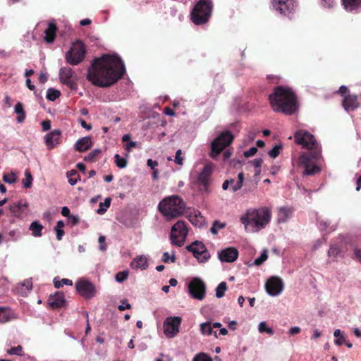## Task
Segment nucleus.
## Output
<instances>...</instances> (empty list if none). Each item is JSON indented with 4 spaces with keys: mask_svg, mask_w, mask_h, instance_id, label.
Returning a JSON list of instances; mask_svg holds the SVG:
<instances>
[{
    "mask_svg": "<svg viewBox=\"0 0 361 361\" xmlns=\"http://www.w3.org/2000/svg\"><path fill=\"white\" fill-rule=\"evenodd\" d=\"M128 271L126 270L118 272L115 276V280L118 283H122L128 279Z\"/></svg>",
    "mask_w": 361,
    "mask_h": 361,
    "instance_id": "obj_50",
    "label": "nucleus"
},
{
    "mask_svg": "<svg viewBox=\"0 0 361 361\" xmlns=\"http://www.w3.org/2000/svg\"><path fill=\"white\" fill-rule=\"evenodd\" d=\"M15 113L18 114L16 121L18 123H23L25 119V113L23 109V106L20 102H18L15 106Z\"/></svg>",
    "mask_w": 361,
    "mask_h": 361,
    "instance_id": "obj_32",
    "label": "nucleus"
},
{
    "mask_svg": "<svg viewBox=\"0 0 361 361\" xmlns=\"http://www.w3.org/2000/svg\"><path fill=\"white\" fill-rule=\"evenodd\" d=\"M32 283L30 279L25 280L22 283H20L18 287V292L24 295H27V293L32 289Z\"/></svg>",
    "mask_w": 361,
    "mask_h": 361,
    "instance_id": "obj_34",
    "label": "nucleus"
},
{
    "mask_svg": "<svg viewBox=\"0 0 361 361\" xmlns=\"http://www.w3.org/2000/svg\"><path fill=\"white\" fill-rule=\"evenodd\" d=\"M188 231L185 221H177L171 230L170 239L171 243L178 247L183 245L188 235Z\"/></svg>",
    "mask_w": 361,
    "mask_h": 361,
    "instance_id": "obj_9",
    "label": "nucleus"
},
{
    "mask_svg": "<svg viewBox=\"0 0 361 361\" xmlns=\"http://www.w3.org/2000/svg\"><path fill=\"white\" fill-rule=\"evenodd\" d=\"M101 153L100 149H95L90 152L87 156L84 157V160L86 161L93 162L95 161L96 157Z\"/></svg>",
    "mask_w": 361,
    "mask_h": 361,
    "instance_id": "obj_43",
    "label": "nucleus"
},
{
    "mask_svg": "<svg viewBox=\"0 0 361 361\" xmlns=\"http://www.w3.org/2000/svg\"><path fill=\"white\" fill-rule=\"evenodd\" d=\"M174 161L178 165H180V166L183 165V157L182 156V150L181 149H178L176 151Z\"/></svg>",
    "mask_w": 361,
    "mask_h": 361,
    "instance_id": "obj_54",
    "label": "nucleus"
},
{
    "mask_svg": "<svg viewBox=\"0 0 361 361\" xmlns=\"http://www.w3.org/2000/svg\"><path fill=\"white\" fill-rule=\"evenodd\" d=\"M111 204V198L107 197L104 200L103 202L99 203V207L98 209L97 210V214H104L107 209L110 207Z\"/></svg>",
    "mask_w": 361,
    "mask_h": 361,
    "instance_id": "obj_39",
    "label": "nucleus"
},
{
    "mask_svg": "<svg viewBox=\"0 0 361 361\" xmlns=\"http://www.w3.org/2000/svg\"><path fill=\"white\" fill-rule=\"evenodd\" d=\"M54 286L56 288H59L63 286H72L73 281L68 279H62L59 280L57 278L54 279Z\"/></svg>",
    "mask_w": 361,
    "mask_h": 361,
    "instance_id": "obj_41",
    "label": "nucleus"
},
{
    "mask_svg": "<svg viewBox=\"0 0 361 361\" xmlns=\"http://www.w3.org/2000/svg\"><path fill=\"white\" fill-rule=\"evenodd\" d=\"M158 208L164 216L168 220H171L183 214L185 204L180 197L172 195L161 201Z\"/></svg>",
    "mask_w": 361,
    "mask_h": 361,
    "instance_id": "obj_5",
    "label": "nucleus"
},
{
    "mask_svg": "<svg viewBox=\"0 0 361 361\" xmlns=\"http://www.w3.org/2000/svg\"><path fill=\"white\" fill-rule=\"evenodd\" d=\"M281 149H282V145L277 144V145H274V147L269 152L268 154L271 157L275 159L279 156Z\"/></svg>",
    "mask_w": 361,
    "mask_h": 361,
    "instance_id": "obj_49",
    "label": "nucleus"
},
{
    "mask_svg": "<svg viewBox=\"0 0 361 361\" xmlns=\"http://www.w3.org/2000/svg\"><path fill=\"white\" fill-rule=\"evenodd\" d=\"M218 257L222 262H233L238 259V251L234 247H229L219 251Z\"/></svg>",
    "mask_w": 361,
    "mask_h": 361,
    "instance_id": "obj_18",
    "label": "nucleus"
},
{
    "mask_svg": "<svg viewBox=\"0 0 361 361\" xmlns=\"http://www.w3.org/2000/svg\"><path fill=\"white\" fill-rule=\"evenodd\" d=\"M130 266L134 269L145 270L148 267V258L145 255H140L132 261Z\"/></svg>",
    "mask_w": 361,
    "mask_h": 361,
    "instance_id": "obj_24",
    "label": "nucleus"
},
{
    "mask_svg": "<svg viewBox=\"0 0 361 361\" xmlns=\"http://www.w3.org/2000/svg\"><path fill=\"white\" fill-rule=\"evenodd\" d=\"M18 318V315L11 309L0 307V324H4Z\"/></svg>",
    "mask_w": 361,
    "mask_h": 361,
    "instance_id": "obj_22",
    "label": "nucleus"
},
{
    "mask_svg": "<svg viewBox=\"0 0 361 361\" xmlns=\"http://www.w3.org/2000/svg\"><path fill=\"white\" fill-rule=\"evenodd\" d=\"M257 152V148L255 147H252L250 149H249L248 150L244 152V156L247 158L250 157L254 156Z\"/></svg>",
    "mask_w": 361,
    "mask_h": 361,
    "instance_id": "obj_56",
    "label": "nucleus"
},
{
    "mask_svg": "<svg viewBox=\"0 0 361 361\" xmlns=\"http://www.w3.org/2000/svg\"><path fill=\"white\" fill-rule=\"evenodd\" d=\"M75 288L78 293L85 298H92L96 293V289L92 283L85 279L77 281Z\"/></svg>",
    "mask_w": 361,
    "mask_h": 361,
    "instance_id": "obj_14",
    "label": "nucleus"
},
{
    "mask_svg": "<svg viewBox=\"0 0 361 361\" xmlns=\"http://www.w3.org/2000/svg\"><path fill=\"white\" fill-rule=\"evenodd\" d=\"M343 8L348 12L357 11L361 8V0H341Z\"/></svg>",
    "mask_w": 361,
    "mask_h": 361,
    "instance_id": "obj_26",
    "label": "nucleus"
},
{
    "mask_svg": "<svg viewBox=\"0 0 361 361\" xmlns=\"http://www.w3.org/2000/svg\"><path fill=\"white\" fill-rule=\"evenodd\" d=\"M214 165L212 163L207 164L197 176V183L199 190L202 192H207L208 186L211 181V176L213 172Z\"/></svg>",
    "mask_w": 361,
    "mask_h": 361,
    "instance_id": "obj_12",
    "label": "nucleus"
},
{
    "mask_svg": "<svg viewBox=\"0 0 361 361\" xmlns=\"http://www.w3.org/2000/svg\"><path fill=\"white\" fill-rule=\"evenodd\" d=\"M338 252H339V250L337 247L331 246L329 250V252H328L329 257H335L338 255Z\"/></svg>",
    "mask_w": 361,
    "mask_h": 361,
    "instance_id": "obj_57",
    "label": "nucleus"
},
{
    "mask_svg": "<svg viewBox=\"0 0 361 361\" xmlns=\"http://www.w3.org/2000/svg\"><path fill=\"white\" fill-rule=\"evenodd\" d=\"M265 288L269 295L277 296L283 290V283L279 277L271 276L267 281Z\"/></svg>",
    "mask_w": 361,
    "mask_h": 361,
    "instance_id": "obj_15",
    "label": "nucleus"
},
{
    "mask_svg": "<svg viewBox=\"0 0 361 361\" xmlns=\"http://www.w3.org/2000/svg\"><path fill=\"white\" fill-rule=\"evenodd\" d=\"M33 178L28 170L25 171V178L22 180V185L24 188H30L32 185Z\"/></svg>",
    "mask_w": 361,
    "mask_h": 361,
    "instance_id": "obj_37",
    "label": "nucleus"
},
{
    "mask_svg": "<svg viewBox=\"0 0 361 361\" xmlns=\"http://www.w3.org/2000/svg\"><path fill=\"white\" fill-rule=\"evenodd\" d=\"M39 26H47V28L44 30L45 36L44 37V39L47 43H53L54 42L57 30L56 23L54 21L48 23L41 22L37 25V27Z\"/></svg>",
    "mask_w": 361,
    "mask_h": 361,
    "instance_id": "obj_19",
    "label": "nucleus"
},
{
    "mask_svg": "<svg viewBox=\"0 0 361 361\" xmlns=\"http://www.w3.org/2000/svg\"><path fill=\"white\" fill-rule=\"evenodd\" d=\"M41 124L44 131H47L51 128V121L49 120L43 121Z\"/></svg>",
    "mask_w": 361,
    "mask_h": 361,
    "instance_id": "obj_62",
    "label": "nucleus"
},
{
    "mask_svg": "<svg viewBox=\"0 0 361 361\" xmlns=\"http://www.w3.org/2000/svg\"><path fill=\"white\" fill-rule=\"evenodd\" d=\"M115 163L117 167L124 169L127 166V159L125 157H121L118 154L114 155Z\"/></svg>",
    "mask_w": 361,
    "mask_h": 361,
    "instance_id": "obj_42",
    "label": "nucleus"
},
{
    "mask_svg": "<svg viewBox=\"0 0 361 361\" xmlns=\"http://www.w3.org/2000/svg\"><path fill=\"white\" fill-rule=\"evenodd\" d=\"M301 331V329L299 326H292L289 329L288 331V334L290 336H294L300 334Z\"/></svg>",
    "mask_w": 361,
    "mask_h": 361,
    "instance_id": "obj_58",
    "label": "nucleus"
},
{
    "mask_svg": "<svg viewBox=\"0 0 361 361\" xmlns=\"http://www.w3.org/2000/svg\"><path fill=\"white\" fill-rule=\"evenodd\" d=\"M187 250L192 253L199 262H205L210 257L209 251L202 242L195 241L192 243L187 247Z\"/></svg>",
    "mask_w": 361,
    "mask_h": 361,
    "instance_id": "obj_13",
    "label": "nucleus"
},
{
    "mask_svg": "<svg viewBox=\"0 0 361 361\" xmlns=\"http://www.w3.org/2000/svg\"><path fill=\"white\" fill-rule=\"evenodd\" d=\"M99 245V250L101 251H105L106 250V245L105 244V237L103 235H100L98 239Z\"/></svg>",
    "mask_w": 361,
    "mask_h": 361,
    "instance_id": "obj_59",
    "label": "nucleus"
},
{
    "mask_svg": "<svg viewBox=\"0 0 361 361\" xmlns=\"http://www.w3.org/2000/svg\"><path fill=\"white\" fill-rule=\"evenodd\" d=\"M273 8L284 16H289L295 8V0H272Z\"/></svg>",
    "mask_w": 361,
    "mask_h": 361,
    "instance_id": "obj_16",
    "label": "nucleus"
},
{
    "mask_svg": "<svg viewBox=\"0 0 361 361\" xmlns=\"http://www.w3.org/2000/svg\"><path fill=\"white\" fill-rule=\"evenodd\" d=\"M295 142L308 149H314L307 154H302L299 158V164L304 167L303 174L312 176L320 171V167L314 164L312 159L319 157L320 149L314 137L306 130H300L295 134Z\"/></svg>",
    "mask_w": 361,
    "mask_h": 361,
    "instance_id": "obj_2",
    "label": "nucleus"
},
{
    "mask_svg": "<svg viewBox=\"0 0 361 361\" xmlns=\"http://www.w3.org/2000/svg\"><path fill=\"white\" fill-rule=\"evenodd\" d=\"M271 212L267 207H251L245 210L240 220L247 233H257L271 221Z\"/></svg>",
    "mask_w": 361,
    "mask_h": 361,
    "instance_id": "obj_3",
    "label": "nucleus"
},
{
    "mask_svg": "<svg viewBox=\"0 0 361 361\" xmlns=\"http://www.w3.org/2000/svg\"><path fill=\"white\" fill-rule=\"evenodd\" d=\"M137 145V142L135 141H129L127 142V144L125 145V150L126 152V156H128L129 153L130 152L131 149L133 147H136Z\"/></svg>",
    "mask_w": 361,
    "mask_h": 361,
    "instance_id": "obj_53",
    "label": "nucleus"
},
{
    "mask_svg": "<svg viewBox=\"0 0 361 361\" xmlns=\"http://www.w3.org/2000/svg\"><path fill=\"white\" fill-rule=\"evenodd\" d=\"M43 226L37 221L32 222L30 226V230L32 232V235L35 237L42 236V231Z\"/></svg>",
    "mask_w": 361,
    "mask_h": 361,
    "instance_id": "obj_33",
    "label": "nucleus"
},
{
    "mask_svg": "<svg viewBox=\"0 0 361 361\" xmlns=\"http://www.w3.org/2000/svg\"><path fill=\"white\" fill-rule=\"evenodd\" d=\"M125 66L116 54H104L94 59L87 68V80L93 85L108 87L125 73Z\"/></svg>",
    "mask_w": 361,
    "mask_h": 361,
    "instance_id": "obj_1",
    "label": "nucleus"
},
{
    "mask_svg": "<svg viewBox=\"0 0 361 361\" xmlns=\"http://www.w3.org/2000/svg\"><path fill=\"white\" fill-rule=\"evenodd\" d=\"M190 295L196 300H202L206 295V285L200 278H193L188 284Z\"/></svg>",
    "mask_w": 361,
    "mask_h": 361,
    "instance_id": "obj_11",
    "label": "nucleus"
},
{
    "mask_svg": "<svg viewBox=\"0 0 361 361\" xmlns=\"http://www.w3.org/2000/svg\"><path fill=\"white\" fill-rule=\"evenodd\" d=\"M147 164L152 170H156L155 168L158 166V162L157 161L149 159L147 161Z\"/></svg>",
    "mask_w": 361,
    "mask_h": 361,
    "instance_id": "obj_64",
    "label": "nucleus"
},
{
    "mask_svg": "<svg viewBox=\"0 0 361 361\" xmlns=\"http://www.w3.org/2000/svg\"><path fill=\"white\" fill-rule=\"evenodd\" d=\"M189 220L195 226L197 227H201L204 223V218L198 211H195L193 214H190L189 216Z\"/></svg>",
    "mask_w": 361,
    "mask_h": 361,
    "instance_id": "obj_28",
    "label": "nucleus"
},
{
    "mask_svg": "<svg viewBox=\"0 0 361 361\" xmlns=\"http://www.w3.org/2000/svg\"><path fill=\"white\" fill-rule=\"evenodd\" d=\"M257 329L260 334H267L269 336H273L274 334L273 328L269 326L265 321L259 322Z\"/></svg>",
    "mask_w": 361,
    "mask_h": 361,
    "instance_id": "obj_31",
    "label": "nucleus"
},
{
    "mask_svg": "<svg viewBox=\"0 0 361 361\" xmlns=\"http://www.w3.org/2000/svg\"><path fill=\"white\" fill-rule=\"evenodd\" d=\"M227 290L226 283L223 281L221 282L215 290V296L217 298H221L224 296L225 292Z\"/></svg>",
    "mask_w": 361,
    "mask_h": 361,
    "instance_id": "obj_38",
    "label": "nucleus"
},
{
    "mask_svg": "<svg viewBox=\"0 0 361 361\" xmlns=\"http://www.w3.org/2000/svg\"><path fill=\"white\" fill-rule=\"evenodd\" d=\"M85 47L82 42L78 40L71 44L70 49L66 53L65 59L68 63L76 66L85 59Z\"/></svg>",
    "mask_w": 361,
    "mask_h": 361,
    "instance_id": "obj_7",
    "label": "nucleus"
},
{
    "mask_svg": "<svg viewBox=\"0 0 361 361\" xmlns=\"http://www.w3.org/2000/svg\"><path fill=\"white\" fill-rule=\"evenodd\" d=\"M131 308L130 304H129L126 300H123L121 305L118 306V309L120 311H124L126 310H129Z\"/></svg>",
    "mask_w": 361,
    "mask_h": 361,
    "instance_id": "obj_60",
    "label": "nucleus"
},
{
    "mask_svg": "<svg viewBox=\"0 0 361 361\" xmlns=\"http://www.w3.org/2000/svg\"><path fill=\"white\" fill-rule=\"evenodd\" d=\"M192 361H212V359L204 353L196 355Z\"/></svg>",
    "mask_w": 361,
    "mask_h": 361,
    "instance_id": "obj_51",
    "label": "nucleus"
},
{
    "mask_svg": "<svg viewBox=\"0 0 361 361\" xmlns=\"http://www.w3.org/2000/svg\"><path fill=\"white\" fill-rule=\"evenodd\" d=\"M23 348L21 345H18L14 348H11L8 350V353L9 355H23Z\"/></svg>",
    "mask_w": 361,
    "mask_h": 361,
    "instance_id": "obj_52",
    "label": "nucleus"
},
{
    "mask_svg": "<svg viewBox=\"0 0 361 361\" xmlns=\"http://www.w3.org/2000/svg\"><path fill=\"white\" fill-rule=\"evenodd\" d=\"M267 250H264L262 251L260 256L255 259L253 264L257 266L261 265L264 262H265L267 259Z\"/></svg>",
    "mask_w": 361,
    "mask_h": 361,
    "instance_id": "obj_46",
    "label": "nucleus"
},
{
    "mask_svg": "<svg viewBox=\"0 0 361 361\" xmlns=\"http://www.w3.org/2000/svg\"><path fill=\"white\" fill-rule=\"evenodd\" d=\"M262 159L261 158H257V159H255L252 161V165L256 168L257 169V170L256 171V173L257 174H259L260 173V169H259V167L261 166L262 165Z\"/></svg>",
    "mask_w": 361,
    "mask_h": 361,
    "instance_id": "obj_55",
    "label": "nucleus"
},
{
    "mask_svg": "<svg viewBox=\"0 0 361 361\" xmlns=\"http://www.w3.org/2000/svg\"><path fill=\"white\" fill-rule=\"evenodd\" d=\"M44 143L49 149L56 147L61 141V131L55 129L45 135Z\"/></svg>",
    "mask_w": 361,
    "mask_h": 361,
    "instance_id": "obj_20",
    "label": "nucleus"
},
{
    "mask_svg": "<svg viewBox=\"0 0 361 361\" xmlns=\"http://www.w3.org/2000/svg\"><path fill=\"white\" fill-rule=\"evenodd\" d=\"M200 332L203 335H214L215 338H218L216 331H213V327L210 322H204L200 324Z\"/></svg>",
    "mask_w": 361,
    "mask_h": 361,
    "instance_id": "obj_30",
    "label": "nucleus"
},
{
    "mask_svg": "<svg viewBox=\"0 0 361 361\" xmlns=\"http://www.w3.org/2000/svg\"><path fill=\"white\" fill-rule=\"evenodd\" d=\"M243 181H244V174L243 172H240L238 175V181L235 182L233 180V183H230L232 190L233 192H236L238 190H240L243 186Z\"/></svg>",
    "mask_w": 361,
    "mask_h": 361,
    "instance_id": "obj_35",
    "label": "nucleus"
},
{
    "mask_svg": "<svg viewBox=\"0 0 361 361\" xmlns=\"http://www.w3.org/2000/svg\"><path fill=\"white\" fill-rule=\"evenodd\" d=\"M342 104L345 110L348 113L355 111L359 106L357 96L351 94L344 97Z\"/></svg>",
    "mask_w": 361,
    "mask_h": 361,
    "instance_id": "obj_21",
    "label": "nucleus"
},
{
    "mask_svg": "<svg viewBox=\"0 0 361 361\" xmlns=\"http://www.w3.org/2000/svg\"><path fill=\"white\" fill-rule=\"evenodd\" d=\"M176 260V256L174 252L169 253L168 252H165L162 256V261L165 263H173Z\"/></svg>",
    "mask_w": 361,
    "mask_h": 361,
    "instance_id": "obj_44",
    "label": "nucleus"
},
{
    "mask_svg": "<svg viewBox=\"0 0 361 361\" xmlns=\"http://www.w3.org/2000/svg\"><path fill=\"white\" fill-rule=\"evenodd\" d=\"M3 180L9 184H13L17 180V176L14 172H11L9 174H4Z\"/></svg>",
    "mask_w": 361,
    "mask_h": 361,
    "instance_id": "obj_47",
    "label": "nucleus"
},
{
    "mask_svg": "<svg viewBox=\"0 0 361 361\" xmlns=\"http://www.w3.org/2000/svg\"><path fill=\"white\" fill-rule=\"evenodd\" d=\"M334 336L337 338L334 341L336 345H341L344 341V336L340 329H336L334 333Z\"/></svg>",
    "mask_w": 361,
    "mask_h": 361,
    "instance_id": "obj_48",
    "label": "nucleus"
},
{
    "mask_svg": "<svg viewBox=\"0 0 361 361\" xmlns=\"http://www.w3.org/2000/svg\"><path fill=\"white\" fill-rule=\"evenodd\" d=\"M182 318L178 316L167 317L163 323V331L168 338H174L180 331Z\"/></svg>",
    "mask_w": 361,
    "mask_h": 361,
    "instance_id": "obj_10",
    "label": "nucleus"
},
{
    "mask_svg": "<svg viewBox=\"0 0 361 361\" xmlns=\"http://www.w3.org/2000/svg\"><path fill=\"white\" fill-rule=\"evenodd\" d=\"M65 302L64 295L62 293L58 292L51 295L49 298V304L52 307H61Z\"/></svg>",
    "mask_w": 361,
    "mask_h": 361,
    "instance_id": "obj_25",
    "label": "nucleus"
},
{
    "mask_svg": "<svg viewBox=\"0 0 361 361\" xmlns=\"http://www.w3.org/2000/svg\"><path fill=\"white\" fill-rule=\"evenodd\" d=\"M212 10L210 0H200L191 11V20L195 25H201L208 21Z\"/></svg>",
    "mask_w": 361,
    "mask_h": 361,
    "instance_id": "obj_6",
    "label": "nucleus"
},
{
    "mask_svg": "<svg viewBox=\"0 0 361 361\" xmlns=\"http://www.w3.org/2000/svg\"><path fill=\"white\" fill-rule=\"evenodd\" d=\"M93 145L92 139L86 136L79 139L75 144V149L78 152H85L90 149Z\"/></svg>",
    "mask_w": 361,
    "mask_h": 361,
    "instance_id": "obj_23",
    "label": "nucleus"
},
{
    "mask_svg": "<svg viewBox=\"0 0 361 361\" xmlns=\"http://www.w3.org/2000/svg\"><path fill=\"white\" fill-rule=\"evenodd\" d=\"M59 80L60 81L70 87L71 88H73L75 85V75L73 71L70 67H63L59 70Z\"/></svg>",
    "mask_w": 361,
    "mask_h": 361,
    "instance_id": "obj_17",
    "label": "nucleus"
},
{
    "mask_svg": "<svg viewBox=\"0 0 361 361\" xmlns=\"http://www.w3.org/2000/svg\"><path fill=\"white\" fill-rule=\"evenodd\" d=\"M269 101L273 110L276 112L291 115L298 109L295 95L292 90L288 87H276L274 93L269 96Z\"/></svg>",
    "mask_w": 361,
    "mask_h": 361,
    "instance_id": "obj_4",
    "label": "nucleus"
},
{
    "mask_svg": "<svg viewBox=\"0 0 361 361\" xmlns=\"http://www.w3.org/2000/svg\"><path fill=\"white\" fill-rule=\"evenodd\" d=\"M233 140V134L229 131L221 133L211 144L210 156L216 159L219 154L229 145Z\"/></svg>",
    "mask_w": 361,
    "mask_h": 361,
    "instance_id": "obj_8",
    "label": "nucleus"
},
{
    "mask_svg": "<svg viewBox=\"0 0 361 361\" xmlns=\"http://www.w3.org/2000/svg\"><path fill=\"white\" fill-rule=\"evenodd\" d=\"M66 176L71 185H75L78 183V180H80L79 176L75 170L68 171Z\"/></svg>",
    "mask_w": 361,
    "mask_h": 361,
    "instance_id": "obj_36",
    "label": "nucleus"
},
{
    "mask_svg": "<svg viewBox=\"0 0 361 361\" xmlns=\"http://www.w3.org/2000/svg\"><path fill=\"white\" fill-rule=\"evenodd\" d=\"M55 232L56 234V238L58 240H61L64 235L63 228H55Z\"/></svg>",
    "mask_w": 361,
    "mask_h": 361,
    "instance_id": "obj_63",
    "label": "nucleus"
},
{
    "mask_svg": "<svg viewBox=\"0 0 361 361\" xmlns=\"http://www.w3.org/2000/svg\"><path fill=\"white\" fill-rule=\"evenodd\" d=\"M61 95L60 91L54 88H49L47 92V99L49 101H54Z\"/></svg>",
    "mask_w": 361,
    "mask_h": 361,
    "instance_id": "obj_40",
    "label": "nucleus"
},
{
    "mask_svg": "<svg viewBox=\"0 0 361 361\" xmlns=\"http://www.w3.org/2000/svg\"><path fill=\"white\" fill-rule=\"evenodd\" d=\"M292 209L288 207H281L278 209L277 221L279 224L285 223L292 214Z\"/></svg>",
    "mask_w": 361,
    "mask_h": 361,
    "instance_id": "obj_27",
    "label": "nucleus"
},
{
    "mask_svg": "<svg viewBox=\"0 0 361 361\" xmlns=\"http://www.w3.org/2000/svg\"><path fill=\"white\" fill-rule=\"evenodd\" d=\"M334 4V0H322L321 5L324 8H331Z\"/></svg>",
    "mask_w": 361,
    "mask_h": 361,
    "instance_id": "obj_61",
    "label": "nucleus"
},
{
    "mask_svg": "<svg viewBox=\"0 0 361 361\" xmlns=\"http://www.w3.org/2000/svg\"><path fill=\"white\" fill-rule=\"evenodd\" d=\"M226 226L225 223H222L218 221L214 222L210 231L212 234L218 233L219 231L224 228Z\"/></svg>",
    "mask_w": 361,
    "mask_h": 361,
    "instance_id": "obj_45",
    "label": "nucleus"
},
{
    "mask_svg": "<svg viewBox=\"0 0 361 361\" xmlns=\"http://www.w3.org/2000/svg\"><path fill=\"white\" fill-rule=\"evenodd\" d=\"M27 207V204L25 202H16L10 205L9 210L14 216H18Z\"/></svg>",
    "mask_w": 361,
    "mask_h": 361,
    "instance_id": "obj_29",
    "label": "nucleus"
}]
</instances>
